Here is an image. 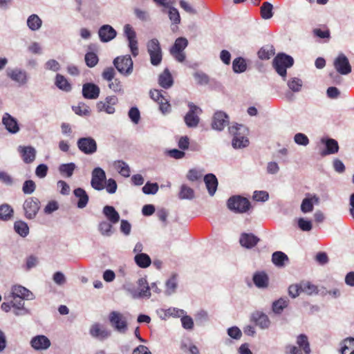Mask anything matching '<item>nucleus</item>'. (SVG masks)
<instances>
[{
	"instance_id": "nucleus-60",
	"label": "nucleus",
	"mask_w": 354,
	"mask_h": 354,
	"mask_svg": "<svg viewBox=\"0 0 354 354\" xmlns=\"http://www.w3.org/2000/svg\"><path fill=\"white\" fill-rule=\"evenodd\" d=\"M48 167L45 164L39 165L35 169V175L39 178H44L46 176Z\"/></svg>"
},
{
	"instance_id": "nucleus-18",
	"label": "nucleus",
	"mask_w": 354,
	"mask_h": 354,
	"mask_svg": "<svg viewBox=\"0 0 354 354\" xmlns=\"http://www.w3.org/2000/svg\"><path fill=\"white\" fill-rule=\"evenodd\" d=\"M32 293L22 286L15 285L12 287L11 297L14 300L17 298L21 299H32Z\"/></svg>"
},
{
	"instance_id": "nucleus-14",
	"label": "nucleus",
	"mask_w": 354,
	"mask_h": 354,
	"mask_svg": "<svg viewBox=\"0 0 354 354\" xmlns=\"http://www.w3.org/2000/svg\"><path fill=\"white\" fill-rule=\"evenodd\" d=\"M118 97L115 95L108 96L104 101H100L97 103L96 107L98 112H106L112 114L115 112L114 106L118 103Z\"/></svg>"
},
{
	"instance_id": "nucleus-5",
	"label": "nucleus",
	"mask_w": 354,
	"mask_h": 354,
	"mask_svg": "<svg viewBox=\"0 0 354 354\" xmlns=\"http://www.w3.org/2000/svg\"><path fill=\"white\" fill-rule=\"evenodd\" d=\"M229 132L234 136L232 139V146L235 149H240L248 146L249 143L248 139L244 136H241L239 131L245 129L244 126L241 124H233L229 127Z\"/></svg>"
},
{
	"instance_id": "nucleus-27",
	"label": "nucleus",
	"mask_w": 354,
	"mask_h": 354,
	"mask_svg": "<svg viewBox=\"0 0 354 354\" xmlns=\"http://www.w3.org/2000/svg\"><path fill=\"white\" fill-rule=\"evenodd\" d=\"M322 143L325 144L326 151L322 152V155H328L336 153L339 150L338 142L333 138H322Z\"/></svg>"
},
{
	"instance_id": "nucleus-7",
	"label": "nucleus",
	"mask_w": 354,
	"mask_h": 354,
	"mask_svg": "<svg viewBox=\"0 0 354 354\" xmlns=\"http://www.w3.org/2000/svg\"><path fill=\"white\" fill-rule=\"evenodd\" d=\"M41 203L36 197L26 198L23 204L24 216L27 219H33L40 209Z\"/></svg>"
},
{
	"instance_id": "nucleus-51",
	"label": "nucleus",
	"mask_w": 354,
	"mask_h": 354,
	"mask_svg": "<svg viewBox=\"0 0 354 354\" xmlns=\"http://www.w3.org/2000/svg\"><path fill=\"white\" fill-rule=\"evenodd\" d=\"M301 283V292L307 295H312L317 292V287L308 281H302Z\"/></svg>"
},
{
	"instance_id": "nucleus-44",
	"label": "nucleus",
	"mask_w": 354,
	"mask_h": 354,
	"mask_svg": "<svg viewBox=\"0 0 354 354\" xmlns=\"http://www.w3.org/2000/svg\"><path fill=\"white\" fill-rule=\"evenodd\" d=\"M15 232L20 236L25 237L29 233V227L26 223L22 221H17L14 224Z\"/></svg>"
},
{
	"instance_id": "nucleus-23",
	"label": "nucleus",
	"mask_w": 354,
	"mask_h": 354,
	"mask_svg": "<svg viewBox=\"0 0 354 354\" xmlns=\"http://www.w3.org/2000/svg\"><path fill=\"white\" fill-rule=\"evenodd\" d=\"M32 347L35 350H45L50 347V342L45 335H37L30 342Z\"/></svg>"
},
{
	"instance_id": "nucleus-3",
	"label": "nucleus",
	"mask_w": 354,
	"mask_h": 354,
	"mask_svg": "<svg viewBox=\"0 0 354 354\" xmlns=\"http://www.w3.org/2000/svg\"><path fill=\"white\" fill-rule=\"evenodd\" d=\"M297 344L299 347L294 345H288L286 346V354H310L311 352L310 344L306 335L301 334L297 338Z\"/></svg>"
},
{
	"instance_id": "nucleus-4",
	"label": "nucleus",
	"mask_w": 354,
	"mask_h": 354,
	"mask_svg": "<svg viewBox=\"0 0 354 354\" xmlns=\"http://www.w3.org/2000/svg\"><path fill=\"white\" fill-rule=\"evenodd\" d=\"M228 208L236 213L246 212L250 208V203L246 198L234 196L227 201Z\"/></svg>"
},
{
	"instance_id": "nucleus-25",
	"label": "nucleus",
	"mask_w": 354,
	"mask_h": 354,
	"mask_svg": "<svg viewBox=\"0 0 354 354\" xmlns=\"http://www.w3.org/2000/svg\"><path fill=\"white\" fill-rule=\"evenodd\" d=\"M7 75L12 80L17 82L19 85H23L27 82V75L24 71L15 68L8 71Z\"/></svg>"
},
{
	"instance_id": "nucleus-43",
	"label": "nucleus",
	"mask_w": 354,
	"mask_h": 354,
	"mask_svg": "<svg viewBox=\"0 0 354 354\" xmlns=\"http://www.w3.org/2000/svg\"><path fill=\"white\" fill-rule=\"evenodd\" d=\"M42 21L37 15H31L27 19V25L32 30H37L41 26Z\"/></svg>"
},
{
	"instance_id": "nucleus-21",
	"label": "nucleus",
	"mask_w": 354,
	"mask_h": 354,
	"mask_svg": "<svg viewBox=\"0 0 354 354\" xmlns=\"http://www.w3.org/2000/svg\"><path fill=\"white\" fill-rule=\"evenodd\" d=\"M116 31L110 25H103L98 31L100 40L102 42H108L116 37Z\"/></svg>"
},
{
	"instance_id": "nucleus-1",
	"label": "nucleus",
	"mask_w": 354,
	"mask_h": 354,
	"mask_svg": "<svg viewBox=\"0 0 354 354\" xmlns=\"http://www.w3.org/2000/svg\"><path fill=\"white\" fill-rule=\"evenodd\" d=\"M294 64L293 58L284 53H279L273 59L272 65L277 73L284 79L287 75V68Z\"/></svg>"
},
{
	"instance_id": "nucleus-52",
	"label": "nucleus",
	"mask_w": 354,
	"mask_h": 354,
	"mask_svg": "<svg viewBox=\"0 0 354 354\" xmlns=\"http://www.w3.org/2000/svg\"><path fill=\"white\" fill-rule=\"evenodd\" d=\"M158 185L156 183H151L147 182L142 187V192L145 194H155L158 191Z\"/></svg>"
},
{
	"instance_id": "nucleus-45",
	"label": "nucleus",
	"mask_w": 354,
	"mask_h": 354,
	"mask_svg": "<svg viewBox=\"0 0 354 354\" xmlns=\"http://www.w3.org/2000/svg\"><path fill=\"white\" fill-rule=\"evenodd\" d=\"M232 68L235 73H240L244 72L247 68L245 60L242 57H237L232 62Z\"/></svg>"
},
{
	"instance_id": "nucleus-57",
	"label": "nucleus",
	"mask_w": 354,
	"mask_h": 354,
	"mask_svg": "<svg viewBox=\"0 0 354 354\" xmlns=\"http://www.w3.org/2000/svg\"><path fill=\"white\" fill-rule=\"evenodd\" d=\"M112 225L107 221H102L99 224V230L102 235L110 236L111 234Z\"/></svg>"
},
{
	"instance_id": "nucleus-20",
	"label": "nucleus",
	"mask_w": 354,
	"mask_h": 354,
	"mask_svg": "<svg viewBox=\"0 0 354 354\" xmlns=\"http://www.w3.org/2000/svg\"><path fill=\"white\" fill-rule=\"evenodd\" d=\"M260 239L252 233H242L240 236L239 243L241 246L250 249L254 248L259 242Z\"/></svg>"
},
{
	"instance_id": "nucleus-15",
	"label": "nucleus",
	"mask_w": 354,
	"mask_h": 354,
	"mask_svg": "<svg viewBox=\"0 0 354 354\" xmlns=\"http://www.w3.org/2000/svg\"><path fill=\"white\" fill-rule=\"evenodd\" d=\"M228 123L227 115L223 111H217L214 115L212 127L214 129L221 131Z\"/></svg>"
},
{
	"instance_id": "nucleus-8",
	"label": "nucleus",
	"mask_w": 354,
	"mask_h": 354,
	"mask_svg": "<svg viewBox=\"0 0 354 354\" xmlns=\"http://www.w3.org/2000/svg\"><path fill=\"white\" fill-rule=\"evenodd\" d=\"M188 45V41L185 37H178L176 39L174 44L170 48V54L179 62L185 59V54L183 52Z\"/></svg>"
},
{
	"instance_id": "nucleus-54",
	"label": "nucleus",
	"mask_w": 354,
	"mask_h": 354,
	"mask_svg": "<svg viewBox=\"0 0 354 354\" xmlns=\"http://www.w3.org/2000/svg\"><path fill=\"white\" fill-rule=\"evenodd\" d=\"M35 189V183L32 180H27L23 184L22 191L25 194H31Z\"/></svg>"
},
{
	"instance_id": "nucleus-26",
	"label": "nucleus",
	"mask_w": 354,
	"mask_h": 354,
	"mask_svg": "<svg viewBox=\"0 0 354 354\" xmlns=\"http://www.w3.org/2000/svg\"><path fill=\"white\" fill-rule=\"evenodd\" d=\"M158 84L165 89L170 88L173 85L174 80L167 68H165L162 73L159 75Z\"/></svg>"
},
{
	"instance_id": "nucleus-12",
	"label": "nucleus",
	"mask_w": 354,
	"mask_h": 354,
	"mask_svg": "<svg viewBox=\"0 0 354 354\" xmlns=\"http://www.w3.org/2000/svg\"><path fill=\"white\" fill-rule=\"evenodd\" d=\"M106 174L100 167L95 168L92 171L91 186L96 190H102L104 187Z\"/></svg>"
},
{
	"instance_id": "nucleus-28",
	"label": "nucleus",
	"mask_w": 354,
	"mask_h": 354,
	"mask_svg": "<svg viewBox=\"0 0 354 354\" xmlns=\"http://www.w3.org/2000/svg\"><path fill=\"white\" fill-rule=\"evenodd\" d=\"M252 279L255 286L259 288H265L268 286V277L264 272H255Z\"/></svg>"
},
{
	"instance_id": "nucleus-56",
	"label": "nucleus",
	"mask_w": 354,
	"mask_h": 354,
	"mask_svg": "<svg viewBox=\"0 0 354 354\" xmlns=\"http://www.w3.org/2000/svg\"><path fill=\"white\" fill-rule=\"evenodd\" d=\"M288 86L292 91L298 92L301 90L302 86V82L300 79L294 77L288 82Z\"/></svg>"
},
{
	"instance_id": "nucleus-16",
	"label": "nucleus",
	"mask_w": 354,
	"mask_h": 354,
	"mask_svg": "<svg viewBox=\"0 0 354 354\" xmlns=\"http://www.w3.org/2000/svg\"><path fill=\"white\" fill-rule=\"evenodd\" d=\"M18 151L23 161L26 164H30L35 160L36 150L31 146H19Z\"/></svg>"
},
{
	"instance_id": "nucleus-36",
	"label": "nucleus",
	"mask_w": 354,
	"mask_h": 354,
	"mask_svg": "<svg viewBox=\"0 0 354 354\" xmlns=\"http://www.w3.org/2000/svg\"><path fill=\"white\" fill-rule=\"evenodd\" d=\"M261 17L263 19H270L273 16V6L270 2H263L260 8Z\"/></svg>"
},
{
	"instance_id": "nucleus-17",
	"label": "nucleus",
	"mask_w": 354,
	"mask_h": 354,
	"mask_svg": "<svg viewBox=\"0 0 354 354\" xmlns=\"http://www.w3.org/2000/svg\"><path fill=\"white\" fill-rule=\"evenodd\" d=\"M250 320L262 329L268 328L270 325V321L267 315L261 311L254 312Z\"/></svg>"
},
{
	"instance_id": "nucleus-38",
	"label": "nucleus",
	"mask_w": 354,
	"mask_h": 354,
	"mask_svg": "<svg viewBox=\"0 0 354 354\" xmlns=\"http://www.w3.org/2000/svg\"><path fill=\"white\" fill-rule=\"evenodd\" d=\"M275 53L273 46H265L258 51V57L261 59H269Z\"/></svg>"
},
{
	"instance_id": "nucleus-55",
	"label": "nucleus",
	"mask_w": 354,
	"mask_h": 354,
	"mask_svg": "<svg viewBox=\"0 0 354 354\" xmlns=\"http://www.w3.org/2000/svg\"><path fill=\"white\" fill-rule=\"evenodd\" d=\"M182 326L186 330H192L194 328V321L192 318L184 314L180 319Z\"/></svg>"
},
{
	"instance_id": "nucleus-32",
	"label": "nucleus",
	"mask_w": 354,
	"mask_h": 354,
	"mask_svg": "<svg viewBox=\"0 0 354 354\" xmlns=\"http://www.w3.org/2000/svg\"><path fill=\"white\" fill-rule=\"evenodd\" d=\"M55 84L60 90L66 92H69L72 89L71 84L68 82L67 79L61 74H57Z\"/></svg>"
},
{
	"instance_id": "nucleus-19",
	"label": "nucleus",
	"mask_w": 354,
	"mask_h": 354,
	"mask_svg": "<svg viewBox=\"0 0 354 354\" xmlns=\"http://www.w3.org/2000/svg\"><path fill=\"white\" fill-rule=\"evenodd\" d=\"M100 91L99 86L93 83H86L82 86V95L86 99H97Z\"/></svg>"
},
{
	"instance_id": "nucleus-50",
	"label": "nucleus",
	"mask_w": 354,
	"mask_h": 354,
	"mask_svg": "<svg viewBox=\"0 0 354 354\" xmlns=\"http://www.w3.org/2000/svg\"><path fill=\"white\" fill-rule=\"evenodd\" d=\"M84 59L86 64L90 68L94 67L99 61L97 55L93 52H88L85 55Z\"/></svg>"
},
{
	"instance_id": "nucleus-22",
	"label": "nucleus",
	"mask_w": 354,
	"mask_h": 354,
	"mask_svg": "<svg viewBox=\"0 0 354 354\" xmlns=\"http://www.w3.org/2000/svg\"><path fill=\"white\" fill-rule=\"evenodd\" d=\"M90 334L93 337L103 340L111 335V331L104 328L100 324L95 323L91 326L90 328Z\"/></svg>"
},
{
	"instance_id": "nucleus-49",
	"label": "nucleus",
	"mask_w": 354,
	"mask_h": 354,
	"mask_svg": "<svg viewBox=\"0 0 354 354\" xmlns=\"http://www.w3.org/2000/svg\"><path fill=\"white\" fill-rule=\"evenodd\" d=\"M73 111L79 115H90L91 110L88 106L84 103H80L77 106H73Z\"/></svg>"
},
{
	"instance_id": "nucleus-62",
	"label": "nucleus",
	"mask_w": 354,
	"mask_h": 354,
	"mask_svg": "<svg viewBox=\"0 0 354 354\" xmlns=\"http://www.w3.org/2000/svg\"><path fill=\"white\" fill-rule=\"evenodd\" d=\"M59 208V205L57 201H51L48 203V204L44 207V213L46 214H50L53 212L56 211Z\"/></svg>"
},
{
	"instance_id": "nucleus-42",
	"label": "nucleus",
	"mask_w": 354,
	"mask_h": 354,
	"mask_svg": "<svg viewBox=\"0 0 354 354\" xmlns=\"http://www.w3.org/2000/svg\"><path fill=\"white\" fill-rule=\"evenodd\" d=\"M114 167L124 177L130 176V168L129 165L123 160H117L114 162Z\"/></svg>"
},
{
	"instance_id": "nucleus-9",
	"label": "nucleus",
	"mask_w": 354,
	"mask_h": 354,
	"mask_svg": "<svg viewBox=\"0 0 354 354\" xmlns=\"http://www.w3.org/2000/svg\"><path fill=\"white\" fill-rule=\"evenodd\" d=\"M116 69L124 75H130L133 71V61L129 55L117 57L113 60Z\"/></svg>"
},
{
	"instance_id": "nucleus-46",
	"label": "nucleus",
	"mask_w": 354,
	"mask_h": 354,
	"mask_svg": "<svg viewBox=\"0 0 354 354\" xmlns=\"http://www.w3.org/2000/svg\"><path fill=\"white\" fill-rule=\"evenodd\" d=\"M76 166L74 163L62 164L59 167V171L62 174H65L67 177H71L75 169Z\"/></svg>"
},
{
	"instance_id": "nucleus-47",
	"label": "nucleus",
	"mask_w": 354,
	"mask_h": 354,
	"mask_svg": "<svg viewBox=\"0 0 354 354\" xmlns=\"http://www.w3.org/2000/svg\"><path fill=\"white\" fill-rule=\"evenodd\" d=\"M194 196V190L185 185H183L180 188V191L179 193V198L180 199H192Z\"/></svg>"
},
{
	"instance_id": "nucleus-34",
	"label": "nucleus",
	"mask_w": 354,
	"mask_h": 354,
	"mask_svg": "<svg viewBox=\"0 0 354 354\" xmlns=\"http://www.w3.org/2000/svg\"><path fill=\"white\" fill-rule=\"evenodd\" d=\"M14 210L8 204L0 205V220L9 221L13 217Z\"/></svg>"
},
{
	"instance_id": "nucleus-35",
	"label": "nucleus",
	"mask_w": 354,
	"mask_h": 354,
	"mask_svg": "<svg viewBox=\"0 0 354 354\" xmlns=\"http://www.w3.org/2000/svg\"><path fill=\"white\" fill-rule=\"evenodd\" d=\"M313 201L318 203L319 198L314 196L311 198H305L301 205V210L304 213L310 212L313 210Z\"/></svg>"
},
{
	"instance_id": "nucleus-58",
	"label": "nucleus",
	"mask_w": 354,
	"mask_h": 354,
	"mask_svg": "<svg viewBox=\"0 0 354 354\" xmlns=\"http://www.w3.org/2000/svg\"><path fill=\"white\" fill-rule=\"evenodd\" d=\"M169 17L174 24H178L180 22V17L178 10L174 7L169 8Z\"/></svg>"
},
{
	"instance_id": "nucleus-63",
	"label": "nucleus",
	"mask_w": 354,
	"mask_h": 354,
	"mask_svg": "<svg viewBox=\"0 0 354 354\" xmlns=\"http://www.w3.org/2000/svg\"><path fill=\"white\" fill-rule=\"evenodd\" d=\"M301 292V283L293 284L289 286L288 293L289 295L291 296L292 298H295L296 297L299 296Z\"/></svg>"
},
{
	"instance_id": "nucleus-24",
	"label": "nucleus",
	"mask_w": 354,
	"mask_h": 354,
	"mask_svg": "<svg viewBox=\"0 0 354 354\" xmlns=\"http://www.w3.org/2000/svg\"><path fill=\"white\" fill-rule=\"evenodd\" d=\"M2 123L10 133H16L19 130L17 120L8 113L3 115Z\"/></svg>"
},
{
	"instance_id": "nucleus-11",
	"label": "nucleus",
	"mask_w": 354,
	"mask_h": 354,
	"mask_svg": "<svg viewBox=\"0 0 354 354\" xmlns=\"http://www.w3.org/2000/svg\"><path fill=\"white\" fill-rule=\"evenodd\" d=\"M77 145L80 151L87 155L95 153L97 149V142L91 137L79 138L77 142Z\"/></svg>"
},
{
	"instance_id": "nucleus-13",
	"label": "nucleus",
	"mask_w": 354,
	"mask_h": 354,
	"mask_svg": "<svg viewBox=\"0 0 354 354\" xmlns=\"http://www.w3.org/2000/svg\"><path fill=\"white\" fill-rule=\"evenodd\" d=\"M334 67L341 75H348L351 72V66L346 56L341 53L334 60Z\"/></svg>"
},
{
	"instance_id": "nucleus-48",
	"label": "nucleus",
	"mask_w": 354,
	"mask_h": 354,
	"mask_svg": "<svg viewBox=\"0 0 354 354\" xmlns=\"http://www.w3.org/2000/svg\"><path fill=\"white\" fill-rule=\"evenodd\" d=\"M185 313V311L183 309H179L177 308H169L164 310V318L165 319L169 317H181Z\"/></svg>"
},
{
	"instance_id": "nucleus-2",
	"label": "nucleus",
	"mask_w": 354,
	"mask_h": 354,
	"mask_svg": "<svg viewBox=\"0 0 354 354\" xmlns=\"http://www.w3.org/2000/svg\"><path fill=\"white\" fill-rule=\"evenodd\" d=\"M147 50L151 64L155 66L160 65L162 60V52L159 41L156 38L149 40L147 43Z\"/></svg>"
},
{
	"instance_id": "nucleus-39",
	"label": "nucleus",
	"mask_w": 354,
	"mask_h": 354,
	"mask_svg": "<svg viewBox=\"0 0 354 354\" xmlns=\"http://www.w3.org/2000/svg\"><path fill=\"white\" fill-rule=\"evenodd\" d=\"M139 292L138 296L140 297H147L151 296L150 288L149 287L147 280L144 278H141L138 280Z\"/></svg>"
},
{
	"instance_id": "nucleus-59",
	"label": "nucleus",
	"mask_w": 354,
	"mask_h": 354,
	"mask_svg": "<svg viewBox=\"0 0 354 354\" xmlns=\"http://www.w3.org/2000/svg\"><path fill=\"white\" fill-rule=\"evenodd\" d=\"M295 142L299 145L306 146L309 143L308 138L304 133H298L295 135Z\"/></svg>"
},
{
	"instance_id": "nucleus-33",
	"label": "nucleus",
	"mask_w": 354,
	"mask_h": 354,
	"mask_svg": "<svg viewBox=\"0 0 354 354\" xmlns=\"http://www.w3.org/2000/svg\"><path fill=\"white\" fill-rule=\"evenodd\" d=\"M272 261L275 266L278 267H283L284 266L286 261H288V257L283 252L277 251L272 254Z\"/></svg>"
},
{
	"instance_id": "nucleus-40",
	"label": "nucleus",
	"mask_w": 354,
	"mask_h": 354,
	"mask_svg": "<svg viewBox=\"0 0 354 354\" xmlns=\"http://www.w3.org/2000/svg\"><path fill=\"white\" fill-rule=\"evenodd\" d=\"M342 354H354V338L348 337L342 342Z\"/></svg>"
},
{
	"instance_id": "nucleus-6",
	"label": "nucleus",
	"mask_w": 354,
	"mask_h": 354,
	"mask_svg": "<svg viewBox=\"0 0 354 354\" xmlns=\"http://www.w3.org/2000/svg\"><path fill=\"white\" fill-rule=\"evenodd\" d=\"M111 326L117 331L124 333L128 327L126 317L120 312L111 311L109 315Z\"/></svg>"
},
{
	"instance_id": "nucleus-10",
	"label": "nucleus",
	"mask_w": 354,
	"mask_h": 354,
	"mask_svg": "<svg viewBox=\"0 0 354 354\" xmlns=\"http://www.w3.org/2000/svg\"><path fill=\"white\" fill-rule=\"evenodd\" d=\"M188 106L189 110L184 117L185 122L189 128L196 127L200 121L198 115L202 113V110L192 102H189Z\"/></svg>"
},
{
	"instance_id": "nucleus-53",
	"label": "nucleus",
	"mask_w": 354,
	"mask_h": 354,
	"mask_svg": "<svg viewBox=\"0 0 354 354\" xmlns=\"http://www.w3.org/2000/svg\"><path fill=\"white\" fill-rule=\"evenodd\" d=\"M159 105V109L162 113H167L171 111V104H169V100L164 96V100H158V101H155Z\"/></svg>"
},
{
	"instance_id": "nucleus-37",
	"label": "nucleus",
	"mask_w": 354,
	"mask_h": 354,
	"mask_svg": "<svg viewBox=\"0 0 354 354\" xmlns=\"http://www.w3.org/2000/svg\"><path fill=\"white\" fill-rule=\"evenodd\" d=\"M134 259L136 264L142 268L149 267L151 263L149 256L145 253L136 254Z\"/></svg>"
},
{
	"instance_id": "nucleus-61",
	"label": "nucleus",
	"mask_w": 354,
	"mask_h": 354,
	"mask_svg": "<svg viewBox=\"0 0 354 354\" xmlns=\"http://www.w3.org/2000/svg\"><path fill=\"white\" fill-rule=\"evenodd\" d=\"M298 226L301 230L306 232L311 230L313 227L311 221L305 220L303 218L299 219Z\"/></svg>"
},
{
	"instance_id": "nucleus-30",
	"label": "nucleus",
	"mask_w": 354,
	"mask_h": 354,
	"mask_svg": "<svg viewBox=\"0 0 354 354\" xmlns=\"http://www.w3.org/2000/svg\"><path fill=\"white\" fill-rule=\"evenodd\" d=\"M74 195L78 198L77 206L79 208H84L88 202V196L86 191L82 188H77L74 190Z\"/></svg>"
},
{
	"instance_id": "nucleus-31",
	"label": "nucleus",
	"mask_w": 354,
	"mask_h": 354,
	"mask_svg": "<svg viewBox=\"0 0 354 354\" xmlns=\"http://www.w3.org/2000/svg\"><path fill=\"white\" fill-rule=\"evenodd\" d=\"M103 214L107 219L112 223H117L120 220L118 212L112 206L106 205L103 208Z\"/></svg>"
},
{
	"instance_id": "nucleus-41",
	"label": "nucleus",
	"mask_w": 354,
	"mask_h": 354,
	"mask_svg": "<svg viewBox=\"0 0 354 354\" xmlns=\"http://www.w3.org/2000/svg\"><path fill=\"white\" fill-rule=\"evenodd\" d=\"M288 299L280 298L272 303V309L276 314H281L284 308L288 305Z\"/></svg>"
},
{
	"instance_id": "nucleus-64",
	"label": "nucleus",
	"mask_w": 354,
	"mask_h": 354,
	"mask_svg": "<svg viewBox=\"0 0 354 354\" xmlns=\"http://www.w3.org/2000/svg\"><path fill=\"white\" fill-rule=\"evenodd\" d=\"M129 116L134 123L137 124L140 118L139 110L136 107L131 108L129 111Z\"/></svg>"
},
{
	"instance_id": "nucleus-29",
	"label": "nucleus",
	"mask_w": 354,
	"mask_h": 354,
	"mask_svg": "<svg viewBox=\"0 0 354 354\" xmlns=\"http://www.w3.org/2000/svg\"><path fill=\"white\" fill-rule=\"evenodd\" d=\"M204 181L208 189L209 194L213 196L216 191L218 180L215 175L212 174H207L204 177Z\"/></svg>"
}]
</instances>
